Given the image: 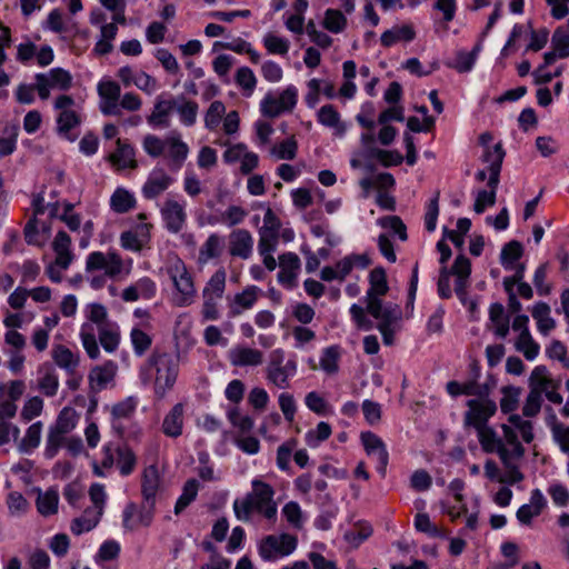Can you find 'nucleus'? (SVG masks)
Returning <instances> with one entry per match:
<instances>
[{
  "mask_svg": "<svg viewBox=\"0 0 569 569\" xmlns=\"http://www.w3.org/2000/svg\"><path fill=\"white\" fill-rule=\"evenodd\" d=\"M503 397L500 400V408L503 413H509L516 410L518 405V398L520 395V390L512 386H507L502 388Z\"/></svg>",
  "mask_w": 569,
  "mask_h": 569,
  "instance_id": "obj_61",
  "label": "nucleus"
},
{
  "mask_svg": "<svg viewBox=\"0 0 569 569\" xmlns=\"http://www.w3.org/2000/svg\"><path fill=\"white\" fill-rule=\"evenodd\" d=\"M253 237L247 229H234L228 236V252L232 258L248 260L253 252Z\"/></svg>",
  "mask_w": 569,
  "mask_h": 569,
  "instance_id": "obj_11",
  "label": "nucleus"
},
{
  "mask_svg": "<svg viewBox=\"0 0 569 569\" xmlns=\"http://www.w3.org/2000/svg\"><path fill=\"white\" fill-rule=\"evenodd\" d=\"M502 432H503V443L509 445L511 449H508V453L510 457H513L516 459H521L525 455V448L518 440L517 432L513 430L512 427L508 425H502Z\"/></svg>",
  "mask_w": 569,
  "mask_h": 569,
  "instance_id": "obj_46",
  "label": "nucleus"
},
{
  "mask_svg": "<svg viewBox=\"0 0 569 569\" xmlns=\"http://www.w3.org/2000/svg\"><path fill=\"white\" fill-rule=\"evenodd\" d=\"M530 388H538L542 392L551 386L552 381L548 377V370L545 366H537L529 378Z\"/></svg>",
  "mask_w": 569,
  "mask_h": 569,
  "instance_id": "obj_64",
  "label": "nucleus"
},
{
  "mask_svg": "<svg viewBox=\"0 0 569 569\" xmlns=\"http://www.w3.org/2000/svg\"><path fill=\"white\" fill-rule=\"evenodd\" d=\"M103 512L92 507H88L83 515L74 518L71 522L70 529L73 535L80 536L96 528L102 517Z\"/></svg>",
  "mask_w": 569,
  "mask_h": 569,
  "instance_id": "obj_24",
  "label": "nucleus"
},
{
  "mask_svg": "<svg viewBox=\"0 0 569 569\" xmlns=\"http://www.w3.org/2000/svg\"><path fill=\"white\" fill-rule=\"evenodd\" d=\"M318 122L325 127L337 129V132L342 134L346 130L340 121V113L332 104H325L318 111Z\"/></svg>",
  "mask_w": 569,
  "mask_h": 569,
  "instance_id": "obj_35",
  "label": "nucleus"
},
{
  "mask_svg": "<svg viewBox=\"0 0 569 569\" xmlns=\"http://www.w3.org/2000/svg\"><path fill=\"white\" fill-rule=\"evenodd\" d=\"M226 107L221 101H213L208 108L204 117L206 127L213 130L221 121Z\"/></svg>",
  "mask_w": 569,
  "mask_h": 569,
  "instance_id": "obj_62",
  "label": "nucleus"
},
{
  "mask_svg": "<svg viewBox=\"0 0 569 569\" xmlns=\"http://www.w3.org/2000/svg\"><path fill=\"white\" fill-rule=\"evenodd\" d=\"M263 46L271 54L286 56L289 51L290 43L286 38L278 37L273 33H267L263 37Z\"/></svg>",
  "mask_w": 569,
  "mask_h": 569,
  "instance_id": "obj_51",
  "label": "nucleus"
},
{
  "mask_svg": "<svg viewBox=\"0 0 569 569\" xmlns=\"http://www.w3.org/2000/svg\"><path fill=\"white\" fill-rule=\"evenodd\" d=\"M59 496L56 490H47L39 493L37 498V509L42 516L54 515L58 511Z\"/></svg>",
  "mask_w": 569,
  "mask_h": 569,
  "instance_id": "obj_43",
  "label": "nucleus"
},
{
  "mask_svg": "<svg viewBox=\"0 0 569 569\" xmlns=\"http://www.w3.org/2000/svg\"><path fill=\"white\" fill-rule=\"evenodd\" d=\"M227 417L230 423L238 428L240 432L247 433L250 432L253 428V420L249 416H243L240 413L238 407H232L228 410Z\"/></svg>",
  "mask_w": 569,
  "mask_h": 569,
  "instance_id": "obj_53",
  "label": "nucleus"
},
{
  "mask_svg": "<svg viewBox=\"0 0 569 569\" xmlns=\"http://www.w3.org/2000/svg\"><path fill=\"white\" fill-rule=\"evenodd\" d=\"M176 106V98L164 99L163 96H158L152 112L147 117V122L153 128H169L170 116Z\"/></svg>",
  "mask_w": 569,
  "mask_h": 569,
  "instance_id": "obj_17",
  "label": "nucleus"
},
{
  "mask_svg": "<svg viewBox=\"0 0 569 569\" xmlns=\"http://www.w3.org/2000/svg\"><path fill=\"white\" fill-rule=\"evenodd\" d=\"M347 19L340 10L328 9L325 13L323 27L332 32L339 33L345 30Z\"/></svg>",
  "mask_w": 569,
  "mask_h": 569,
  "instance_id": "obj_48",
  "label": "nucleus"
},
{
  "mask_svg": "<svg viewBox=\"0 0 569 569\" xmlns=\"http://www.w3.org/2000/svg\"><path fill=\"white\" fill-rule=\"evenodd\" d=\"M298 143L293 137L288 138L271 149V153L281 160H292L297 156Z\"/></svg>",
  "mask_w": 569,
  "mask_h": 569,
  "instance_id": "obj_52",
  "label": "nucleus"
},
{
  "mask_svg": "<svg viewBox=\"0 0 569 569\" xmlns=\"http://www.w3.org/2000/svg\"><path fill=\"white\" fill-rule=\"evenodd\" d=\"M183 413V405L179 402L166 415L161 429L167 437L178 438L182 435Z\"/></svg>",
  "mask_w": 569,
  "mask_h": 569,
  "instance_id": "obj_23",
  "label": "nucleus"
},
{
  "mask_svg": "<svg viewBox=\"0 0 569 569\" xmlns=\"http://www.w3.org/2000/svg\"><path fill=\"white\" fill-rule=\"evenodd\" d=\"M416 32L410 26H402L399 28H393L390 30H386L380 38L381 44L386 48H389L397 43L400 40L410 42L415 39Z\"/></svg>",
  "mask_w": 569,
  "mask_h": 569,
  "instance_id": "obj_34",
  "label": "nucleus"
},
{
  "mask_svg": "<svg viewBox=\"0 0 569 569\" xmlns=\"http://www.w3.org/2000/svg\"><path fill=\"white\" fill-rule=\"evenodd\" d=\"M144 152L151 158L164 157L172 172H178L189 154L188 144L182 141L181 133L171 131L161 139L154 134H147L142 141Z\"/></svg>",
  "mask_w": 569,
  "mask_h": 569,
  "instance_id": "obj_1",
  "label": "nucleus"
},
{
  "mask_svg": "<svg viewBox=\"0 0 569 569\" xmlns=\"http://www.w3.org/2000/svg\"><path fill=\"white\" fill-rule=\"evenodd\" d=\"M330 435V425L328 422L321 421L317 425L316 429L308 431L306 440L310 447H317L320 442L327 440Z\"/></svg>",
  "mask_w": 569,
  "mask_h": 569,
  "instance_id": "obj_58",
  "label": "nucleus"
},
{
  "mask_svg": "<svg viewBox=\"0 0 569 569\" xmlns=\"http://www.w3.org/2000/svg\"><path fill=\"white\" fill-rule=\"evenodd\" d=\"M151 229V223L142 222L133 230L123 231L120 236L121 247L134 252L141 251L150 241Z\"/></svg>",
  "mask_w": 569,
  "mask_h": 569,
  "instance_id": "obj_15",
  "label": "nucleus"
},
{
  "mask_svg": "<svg viewBox=\"0 0 569 569\" xmlns=\"http://www.w3.org/2000/svg\"><path fill=\"white\" fill-rule=\"evenodd\" d=\"M109 159L122 169H134L138 166L134 160V149L130 144L123 143L120 139L117 140V150L110 154Z\"/></svg>",
  "mask_w": 569,
  "mask_h": 569,
  "instance_id": "obj_30",
  "label": "nucleus"
},
{
  "mask_svg": "<svg viewBox=\"0 0 569 569\" xmlns=\"http://www.w3.org/2000/svg\"><path fill=\"white\" fill-rule=\"evenodd\" d=\"M468 411L465 413L466 426L479 429L487 427L488 420L496 413L497 405L488 398L470 399L467 401Z\"/></svg>",
  "mask_w": 569,
  "mask_h": 569,
  "instance_id": "obj_10",
  "label": "nucleus"
},
{
  "mask_svg": "<svg viewBox=\"0 0 569 569\" xmlns=\"http://www.w3.org/2000/svg\"><path fill=\"white\" fill-rule=\"evenodd\" d=\"M34 79L37 81V92L41 100H47L50 97V89L66 91L72 84L70 72L62 68H53L47 73H37Z\"/></svg>",
  "mask_w": 569,
  "mask_h": 569,
  "instance_id": "obj_7",
  "label": "nucleus"
},
{
  "mask_svg": "<svg viewBox=\"0 0 569 569\" xmlns=\"http://www.w3.org/2000/svg\"><path fill=\"white\" fill-rule=\"evenodd\" d=\"M73 104V98L67 94L59 96L54 101V109L59 111L57 131L69 141L77 139V136L72 133V129L77 128L81 122L80 116L72 110Z\"/></svg>",
  "mask_w": 569,
  "mask_h": 569,
  "instance_id": "obj_5",
  "label": "nucleus"
},
{
  "mask_svg": "<svg viewBox=\"0 0 569 569\" xmlns=\"http://www.w3.org/2000/svg\"><path fill=\"white\" fill-rule=\"evenodd\" d=\"M516 349L523 353L527 360H533L539 353L540 347L532 339L530 331L520 332L516 342Z\"/></svg>",
  "mask_w": 569,
  "mask_h": 569,
  "instance_id": "obj_44",
  "label": "nucleus"
},
{
  "mask_svg": "<svg viewBox=\"0 0 569 569\" xmlns=\"http://www.w3.org/2000/svg\"><path fill=\"white\" fill-rule=\"evenodd\" d=\"M167 230L171 233L180 232L187 221L184 206L173 199H167L160 209Z\"/></svg>",
  "mask_w": 569,
  "mask_h": 569,
  "instance_id": "obj_13",
  "label": "nucleus"
},
{
  "mask_svg": "<svg viewBox=\"0 0 569 569\" xmlns=\"http://www.w3.org/2000/svg\"><path fill=\"white\" fill-rule=\"evenodd\" d=\"M51 353L58 367L64 369L70 375L74 373L79 365V357L77 355L63 345L54 346Z\"/></svg>",
  "mask_w": 569,
  "mask_h": 569,
  "instance_id": "obj_25",
  "label": "nucleus"
},
{
  "mask_svg": "<svg viewBox=\"0 0 569 569\" xmlns=\"http://www.w3.org/2000/svg\"><path fill=\"white\" fill-rule=\"evenodd\" d=\"M76 422L77 419L74 410L71 408H63L52 427L60 432L69 433L76 427Z\"/></svg>",
  "mask_w": 569,
  "mask_h": 569,
  "instance_id": "obj_57",
  "label": "nucleus"
},
{
  "mask_svg": "<svg viewBox=\"0 0 569 569\" xmlns=\"http://www.w3.org/2000/svg\"><path fill=\"white\" fill-rule=\"evenodd\" d=\"M542 391L538 390V388H531L526 402L522 407V413L525 417H535L541 408V398Z\"/></svg>",
  "mask_w": 569,
  "mask_h": 569,
  "instance_id": "obj_56",
  "label": "nucleus"
},
{
  "mask_svg": "<svg viewBox=\"0 0 569 569\" xmlns=\"http://www.w3.org/2000/svg\"><path fill=\"white\" fill-rule=\"evenodd\" d=\"M248 212L240 206H229L224 212H222L221 218L216 220L217 222H221L228 227H234L240 224Z\"/></svg>",
  "mask_w": 569,
  "mask_h": 569,
  "instance_id": "obj_54",
  "label": "nucleus"
},
{
  "mask_svg": "<svg viewBox=\"0 0 569 569\" xmlns=\"http://www.w3.org/2000/svg\"><path fill=\"white\" fill-rule=\"evenodd\" d=\"M233 511L237 519L243 522L250 521L252 512L256 511L252 499L247 496L242 499H236L233 502Z\"/></svg>",
  "mask_w": 569,
  "mask_h": 569,
  "instance_id": "obj_63",
  "label": "nucleus"
},
{
  "mask_svg": "<svg viewBox=\"0 0 569 569\" xmlns=\"http://www.w3.org/2000/svg\"><path fill=\"white\" fill-rule=\"evenodd\" d=\"M117 370L118 366L112 360H108L101 366L93 367L88 376L91 392L98 393L104 390L114 379Z\"/></svg>",
  "mask_w": 569,
  "mask_h": 569,
  "instance_id": "obj_16",
  "label": "nucleus"
},
{
  "mask_svg": "<svg viewBox=\"0 0 569 569\" xmlns=\"http://www.w3.org/2000/svg\"><path fill=\"white\" fill-rule=\"evenodd\" d=\"M82 346L91 359L99 357L100 350L91 325L83 323L80 330Z\"/></svg>",
  "mask_w": 569,
  "mask_h": 569,
  "instance_id": "obj_45",
  "label": "nucleus"
},
{
  "mask_svg": "<svg viewBox=\"0 0 569 569\" xmlns=\"http://www.w3.org/2000/svg\"><path fill=\"white\" fill-rule=\"evenodd\" d=\"M99 341L107 352H113L118 349L120 342V331L116 323H104L98 329Z\"/></svg>",
  "mask_w": 569,
  "mask_h": 569,
  "instance_id": "obj_33",
  "label": "nucleus"
},
{
  "mask_svg": "<svg viewBox=\"0 0 569 569\" xmlns=\"http://www.w3.org/2000/svg\"><path fill=\"white\" fill-rule=\"evenodd\" d=\"M168 273L170 279L172 280L176 289L180 293L179 306L190 305L192 298L194 297L196 290L193 286V280L189 271L187 270L186 264L182 260L177 259L174 262L170 264L168 268Z\"/></svg>",
  "mask_w": 569,
  "mask_h": 569,
  "instance_id": "obj_9",
  "label": "nucleus"
},
{
  "mask_svg": "<svg viewBox=\"0 0 569 569\" xmlns=\"http://www.w3.org/2000/svg\"><path fill=\"white\" fill-rule=\"evenodd\" d=\"M227 273L223 268L218 269L207 282L203 289V297L222 298L226 289Z\"/></svg>",
  "mask_w": 569,
  "mask_h": 569,
  "instance_id": "obj_40",
  "label": "nucleus"
},
{
  "mask_svg": "<svg viewBox=\"0 0 569 569\" xmlns=\"http://www.w3.org/2000/svg\"><path fill=\"white\" fill-rule=\"evenodd\" d=\"M523 248L519 241H509L501 249L500 263L506 270H512L515 262L521 258Z\"/></svg>",
  "mask_w": 569,
  "mask_h": 569,
  "instance_id": "obj_38",
  "label": "nucleus"
},
{
  "mask_svg": "<svg viewBox=\"0 0 569 569\" xmlns=\"http://www.w3.org/2000/svg\"><path fill=\"white\" fill-rule=\"evenodd\" d=\"M338 359H339V351H338L337 347L326 348L320 358L321 369L329 375L336 373L339 368Z\"/></svg>",
  "mask_w": 569,
  "mask_h": 569,
  "instance_id": "obj_60",
  "label": "nucleus"
},
{
  "mask_svg": "<svg viewBox=\"0 0 569 569\" xmlns=\"http://www.w3.org/2000/svg\"><path fill=\"white\" fill-rule=\"evenodd\" d=\"M298 90L288 86L279 97L267 94L261 101V112L269 118H276L283 112H290L297 104Z\"/></svg>",
  "mask_w": 569,
  "mask_h": 569,
  "instance_id": "obj_8",
  "label": "nucleus"
},
{
  "mask_svg": "<svg viewBox=\"0 0 569 569\" xmlns=\"http://www.w3.org/2000/svg\"><path fill=\"white\" fill-rule=\"evenodd\" d=\"M117 452V466L122 476L127 477L131 475L137 465V457L132 449L128 446H119L116 449Z\"/></svg>",
  "mask_w": 569,
  "mask_h": 569,
  "instance_id": "obj_37",
  "label": "nucleus"
},
{
  "mask_svg": "<svg viewBox=\"0 0 569 569\" xmlns=\"http://www.w3.org/2000/svg\"><path fill=\"white\" fill-rule=\"evenodd\" d=\"M369 282L370 288L367 291V302L371 301V299H380L389 290L386 271L382 267L375 268L370 272Z\"/></svg>",
  "mask_w": 569,
  "mask_h": 569,
  "instance_id": "obj_26",
  "label": "nucleus"
},
{
  "mask_svg": "<svg viewBox=\"0 0 569 569\" xmlns=\"http://www.w3.org/2000/svg\"><path fill=\"white\" fill-rule=\"evenodd\" d=\"M176 100L177 106L174 110L178 112L180 121L187 127L193 126L197 120L198 103L196 101L186 100L184 97L176 98Z\"/></svg>",
  "mask_w": 569,
  "mask_h": 569,
  "instance_id": "obj_36",
  "label": "nucleus"
},
{
  "mask_svg": "<svg viewBox=\"0 0 569 569\" xmlns=\"http://www.w3.org/2000/svg\"><path fill=\"white\" fill-rule=\"evenodd\" d=\"M199 483L196 479H189L182 489L181 496L178 498L174 506V513L179 515L182 512L198 495Z\"/></svg>",
  "mask_w": 569,
  "mask_h": 569,
  "instance_id": "obj_42",
  "label": "nucleus"
},
{
  "mask_svg": "<svg viewBox=\"0 0 569 569\" xmlns=\"http://www.w3.org/2000/svg\"><path fill=\"white\" fill-rule=\"evenodd\" d=\"M234 81L237 86L243 90L246 96H251L257 86V78L253 71L248 67H240L237 70Z\"/></svg>",
  "mask_w": 569,
  "mask_h": 569,
  "instance_id": "obj_47",
  "label": "nucleus"
},
{
  "mask_svg": "<svg viewBox=\"0 0 569 569\" xmlns=\"http://www.w3.org/2000/svg\"><path fill=\"white\" fill-rule=\"evenodd\" d=\"M64 432H60L59 430L51 427L48 432L47 442H46V449H44V457L47 459H52L57 456L59 449L64 442L66 439Z\"/></svg>",
  "mask_w": 569,
  "mask_h": 569,
  "instance_id": "obj_49",
  "label": "nucleus"
},
{
  "mask_svg": "<svg viewBox=\"0 0 569 569\" xmlns=\"http://www.w3.org/2000/svg\"><path fill=\"white\" fill-rule=\"evenodd\" d=\"M229 360L236 367H257L263 361V353L249 347H234L229 351Z\"/></svg>",
  "mask_w": 569,
  "mask_h": 569,
  "instance_id": "obj_21",
  "label": "nucleus"
},
{
  "mask_svg": "<svg viewBox=\"0 0 569 569\" xmlns=\"http://www.w3.org/2000/svg\"><path fill=\"white\" fill-rule=\"evenodd\" d=\"M137 200L129 190L124 188H117L110 198V208L116 213H127L134 209Z\"/></svg>",
  "mask_w": 569,
  "mask_h": 569,
  "instance_id": "obj_27",
  "label": "nucleus"
},
{
  "mask_svg": "<svg viewBox=\"0 0 569 569\" xmlns=\"http://www.w3.org/2000/svg\"><path fill=\"white\" fill-rule=\"evenodd\" d=\"M297 367L293 358L286 360L284 351L274 349L270 352L266 366V379L279 389H287L290 387V379L297 373Z\"/></svg>",
  "mask_w": 569,
  "mask_h": 569,
  "instance_id": "obj_3",
  "label": "nucleus"
},
{
  "mask_svg": "<svg viewBox=\"0 0 569 569\" xmlns=\"http://www.w3.org/2000/svg\"><path fill=\"white\" fill-rule=\"evenodd\" d=\"M505 154L506 153L500 143H497L496 146H493V148H486L482 154V161L488 163L489 188H498Z\"/></svg>",
  "mask_w": 569,
  "mask_h": 569,
  "instance_id": "obj_18",
  "label": "nucleus"
},
{
  "mask_svg": "<svg viewBox=\"0 0 569 569\" xmlns=\"http://www.w3.org/2000/svg\"><path fill=\"white\" fill-rule=\"evenodd\" d=\"M367 311L377 320L379 323H393L401 317V309L398 305L388 302L382 303L381 299H371L367 303Z\"/></svg>",
  "mask_w": 569,
  "mask_h": 569,
  "instance_id": "obj_19",
  "label": "nucleus"
},
{
  "mask_svg": "<svg viewBox=\"0 0 569 569\" xmlns=\"http://www.w3.org/2000/svg\"><path fill=\"white\" fill-rule=\"evenodd\" d=\"M476 430L478 432V439L483 451L488 453L496 452L499 456L501 462H507L506 458L508 448L503 443V440L497 436L496 431L488 426Z\"/></svg>",
  "mask_w": 569,
  "mask_h": 569,
  "instance_id": "obj_20",
  "label": "nucleus"
},
{
  "mask_svg": "<svg viewBox=\"0 0 569 569\" xmlns=\"http://www.w3.org/2000/svg\"><path fill=\"white\" fill-rule=\"evenodd\" d=\"M149 365L156 369L154 392L159 397H163L170 390L178 377V361L172 355L154 352L149 358Z\"/></svg>",
  "mask_w": 569,
  "mask_h": 569,
  "instance_id": "obj_4",
  "label": "nucleus"
},
{
  "mask_svg": "<svg viewBox=\"0 0 569 569\" xmlns=\"http://www.w3.org/2000/svg\"><path fill=\"white\" fill-rule=\"evenodd\" d=\"M550 311L549 305L542 301L537 302L532 308L531 315L542 335H548L556 327V321L550 317Z\"/></svg>",
  "mask_w": 569,
  "mask_h": 569,
  "instance_id": "obj_31",
  "label": "nucleus"
},
{
  "mask_svg": "<svg viewBox=\"0 0 569 569\" xmlns=\"http://www.w3.org/2000/svg\"><path fill=\"white\" fill-rule=\"evenodd\" d=\"M220 47L224 50H230L237 53H246L249 56V59L252 63L257 64L260 62V53L256 51L251 43L243 40L242 38H236L230 42H214V48Z\"/></svg>",
  "mask_w": 569,
  "mask_h": 569,
  "instance_id": "obj_32",
  "label": "nucleus"
},
{
  "mask_svg": "<svg viewBox=\"0 0 569 569\" xmlns=\"http://www.w3.org/2000/svg\"><path fill=\"white\" fill-rule=\"evenodd\" d=\"M123 261L119 253L109 251H93L87 257L86 270L88 272L104 270V274L94 276L90 280V286L94 289H101L107 281V277L116 278L122 272Z\"/></svg>",
  "mask_w": 569,
  "mask_h": 569,
  "instance_id": "obj_2",
  "label": "nucleus"
},
{
  "mask_svg": "<svg viewBox=\"0 0 569 569\" xmlns=\"http://www.w3.org/2000/svg\"><path fill=\"white\" fill-rule=\"evenodd\" d=\"M160 487V475L153 465L147 467L142 473L141 495L143 502L156 505V497Z\"/></svg>",
  "mask_w": 569,
  "mask_h": 569,
  "instance_id": "obj_22",
  "label": "nucleus"
},
{
  "mask_svg": "<svg viewBox=\"0 0 569 569\" xmlns=\"http://www.w3.org/2000/svg\"><path fill=\"white\" fill-rule=\"evenodd\" d=\"M439 191L429 200L425 213V227L429 232L435 231L439 216Z\"/></svg>",
  "mask_w": 569,
  "mask_h": 569,
  "instance_id": "obj_59",
  "label": "nucleus"
},
{
  "mask_svg": "<svg viewBox=\"0 0 569 569\" xmlns=\"http://www.w3.org/2000/svg\"><path fill=\"white\" fill-rule=\"evenodd\" d=\"M174 179L162 168H154L148 176L141 192L144 199L153 200L167 191Z\"/></svg>",
  "mask_w": 569,
  "mask_h": 569,
  "instance_id": "obj_12",
  "label": "nucleus"
},
{
  "mask_svg": "<svg viewBox=\"0 0 569 569\" xmlns=\"http://www.w3.org/2000/svg\"><path fill=\"white\" fill-rule=\"evenodd\" d=\"M130 339L136 356H143L152 345V338L139 328H133L130 332Z\"/></svg>",
  "mask_w": 569,
  "mask_h": 569,
  "instance_id": "obj_50",
  "label": "nucleus"
},
{
  "mask_svg": "<svg viewBox=\"0 0 569 569\" xmlns=\"http://www.w3.org/2000/svg\"><path fill=\"white\" fill-rule=\"evenodd\" d=\"M298 545L295 536L281 533L279 536L270 535L261 540L259 545V555L266 561H271L278 557L292 553Z\"/></svg>",
  "mask_w": 569,
  "mask_h": 569,
  "instance_id": "obj_6",
  "label": "nucleus"
},
{
  "mask_svg": "<svg viewBox=\"0 0 569 569\" xmlns=\"http://www.w3.org/2000/svg\"><path fill=\"white\" fill-rule=\"evenodd\" d=\"M18 134V124H9L4 127L2 134L0 136V157H7L16 150Z\"/></svg>",
  "mask_w": 569,
  "mask_h": 569,
  "instance_id": "obj_41",
  "label": "nucleus"
},
{
  "mask_svg": "<svg viewBox=\"0 0 569 569\" xmlns=\"http://www.w3.org/2000/svg\"><path fill=\"white\" fill-rule=\"evenodd\" d=\"M513 460H517L513 457H510L509 453H507L506 461L502 462L505 468L507 469L506 473L499 478V482L501 483H508V485H515L523 480L525 476L519 470L518 466L513 463Z\"/></svg>",
  "mask_w": 569,
  "mask_h": 569,
  "instance_id": "obj_55",
  "label": "nucleus"
},
{
  "mask_svg": "<svg viewBox=\"0 0 569 569\" xmlns=\"http://www.w3.org/2000/svg\"><path fill=\"white\" fill-rule=\"evenodd\" d=\"M42 423L40 421L32 423L26 431L24 437L19 442L18 449L22 453L32 452L40 443Z\"/></svg>",
  "mask_w": 569,
  "mask_h": 569,
  "instance_id": "obj_39",
  "label": "nucleus"
},
{
  "mask_svg": "<svg viewBox=\"0 0 569 569\" xmlns=\"http://www.w3.org/2000/svg\"><path fill=\"white\" fill-rule=\"evenodd\" d=\"M274 490L273 488L259 479L252 481V492L248 493L247 497L252 499L256 510L266 507L273 500Z\"/></svg>",
  "mask_w": 569,
  "mask_h": 569,
  "instance_id": "obj_28",
  "label": "nucleus"
},
{
  "mask_svg": "<svg viewBox=\"0 0 569 569\" xmlns=\"http://www.w3.org/2000/svg\"><path fill=\"white\" fill-rule=\"evenodd\" d=\"M223 248V238L218 233H211L199 249L198 260L200 263L219 258Z\"/></svg>",
  "mask_w": 569,
  "mask_h": 569,
  "instance_id": "obj_29",
  "label": "nucleus"
},
{
  "mask_svg": "<svg viewBox=\"0 0 569 569\" xmlns=\"http://www.w3.org/2000/svg\"><path fill=\"white\" fill-rule=\"evenodd\" d=\"M279 283L287 289H293L297 286V277L301 267L300 258L295 252L282 253L279 256Z\"/></svg>",
  "mask_w": 569,
  "mask_h": 569,
  "instance_id": "obj_14",
  "label": "nucleus"
}]
</instances>
